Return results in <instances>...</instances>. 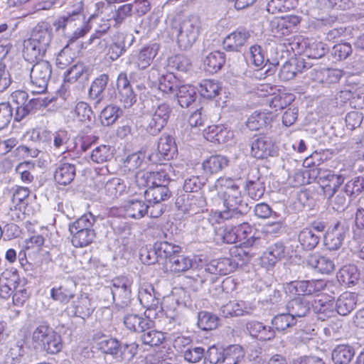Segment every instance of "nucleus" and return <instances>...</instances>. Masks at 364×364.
Listing matches in <instances>:
<instances>
[{"mask_svg":"<svg viewBox=\"0 0 364 364\" xmlns=\"http://www.w3.org/2000/svg\"><path fill=\"white\" fill-rule=\"evenodd\" d=\"M210 196H218L223 201L225 210L220 213L222 219L229 220L241 215L238 210L242 203V191L238 181L230 177H220L209 186Z\"/></svg>","mask_w":364,"mask_h":364,"instance_id":"1","label":"nucleus"},{"mask_svg":"<svg viewBox=\"0 0 364 364\" xmlns=\"http://www.w3.org/2000/svg\"><path fill=\"white\" fill-rule=\"evenodd\" d=\"M53 37L50 23L42 21L32 29L30 37L23 42V56L27 61L34 62L44 57Z\"/></svg>","mask_w":364,"mask_h":364,"instance_id":"2","label":"nucleus"},{"mask_svg":"<svg viewBox=\"0 0 364 364\" xmlns=\"http://www.w3.org/2000/svg\"><path fill=\"white\" fill-rule=\"evenodd\" d=\"M200 31V23L197 17L183 19L173 28L172 35L181 50H188L196 43Z\"/></svg>","mask_w":364,"mask_h":364,"instance_id":"3","label":"nucleus"},{"mask_svg":"<svg viewBox=\"0 0 364 364\" xmlns=\"http://www.w3.org/2000/svg\"><path fill=\"white\" fill-rule=\"evenodd\" d=\"M172 109L167 103H159L153 105L144 114L145 127L150 134L156 135L167 124L171 117Z\"/></svg>","mask_w":364,"mask_h":364,"instance_id":"4","label":"nucleus"},{"mask_svg":"<svg viewBox=\"0 0 364 364\" xmlns=\"http://www.w3.org/2000/svg\"><path fill=\"white\" fill-rule=\"evenodd\" d=\"M51 65L46 60H40L34 64L31 70V82L33 93H43L51 76Z\"/></svg>","mask_w":364,"mask_h":364,"instance_id":"5","label":"nucleus"},{"mask_svg":"<svg viewBox=\"0 0 364 364\" xmlns=\"http://www.w3.org/2000/svg\"><path fill=\"white\" fill-rule=\"evenodd\" d=\"M110 292L116 306L124 308L131 303L132 279L127 277H116L112 281Z\"/></svg>","mask_w":364,"mask_h":364,"instance_id":"6","label":"nucleus"},{"mask_svg":"<svg viewBox=\"0 0 364 364\" xmlns=\"http://www.w3.org/2000/svg\"><path fill=\"white\" fill-rule=\"evenodd\" d=\"M160 294L155 292L151 284L141 286L139 290L138 298L140 304L146 309L144 315L156 318L157 310L159 309Z\"/></svg>","mask_w":364,"mask_h":364,"instance_id":"7","label":"nucleus"},{"mask_svg":"<svg viewBox=\"0 0 364 364\" xmlns=\"http://www.w3.org/2000/svg\"><path fill=\"white\" fill-rule=\"evenodd\" d=\"M277 154V146L267 136H259L252 141L251 155L255 159H267L276 156Z\"/></svg>","mask_w":364,"mask_h":364,"instance_id":"8","label":"nucleus"},{"mask_svg":"<svg viewBox=\"0 0 364 364\" xmlns=\"http://www.w3.org/2000/svg\"><path fill=\"white\" fill-rule=\"evenodd\" d=\"M82 1L80 0L77 4L75 10L68 13L66 15L57 18L53 22V26L55 31H59L61 30L63 35L68 38V35L70 33V29L77 26V22L82 21L81 11L82 10Z\"/></svg>","mask_w":364,"mask_h":364,"instance_id":"9","label":"nucleus"},{"mask_svg":"<svg viewBox=\"0 0 364 364\" xmlns=\"http://www.w3.org/2000/svg\"><path fill=\"white\" fill-rule=\"evenodd\" d=\"M117 86L119 102L124 108L131 107L136 102V95L130 85L126 73H121L119 75Z\"/></svg>","mask_w":364,"mask_h":364,"instance_id":"10","label":"nucleus"},{"mask_svg":"<svg viewBox=\"0 0 364 364\" xmlns=\"http://www.w3.org/2000/svg\"><path fill=\"white\" fill-rule=\"evenodd\" d=\"M94 309L90 297L86 294H81L72 301L68 307V312L71 316L85 319L92 314Z\"/></svg>","mask_w":364,"mask_h":364,"instance_id":"11","label":"nucleus"},{"mask_svg":"<svg viewBox=\"0 0 364 364\" xmlns=\"http://www.w3.org/2000/svg\"><path fill=\"white\" fill-rule=\"evenodd\" d=\"M95 186L99 192L109 198H117L126 189L124 183L119 178H113L105 183V181L101 179V176H99L95 179Z\"/></svg>","mask_w":364,"mask_h":364,"instance_id":"12","label":"nucleus"},{"mask_svg":"<svg viewBox=\"0 0 364 364\" xmlns=\"http://www.w3.org/2000/svg\"><path fill=\"white\" fill-rule=\"evenodd\" d=\"M300 23L296 15L276 16L270 21L271 28L276 35H288Z\"/></svg>","mask_w":364,"mask_h":364,"instance_id":"13","label":"nucleus"},{"mask_svg":"<svg viewBox=\"0 0 364 364\" xmlns=\"http://www.w3.org/2000/svg\"><path fill=\"white\" fill-rule=\"evenodd\" d=\"M348 229L340 223L328 230L324 236V245L329 250H336L343 245Z\"/></svg>","mask_w":364,"mask_h":364,"instance_id":"14","label":"nucleus"},{"mask_svg":"<svg viewBox=\"0 0 364 364\" xmlns=\"http://www.w3.org/2000/svg\"><path fill=\"white\" fill-rule=\"evenodd\" d=\"M185 294L182 289H176L171 295L164 298L162 303L160 302L159 309L157 310V314L161 311H164L167 317L175 318L178 313L180 307L183 304V301H180L176 296L178 294Z\"/></svg>","mask_w":364,"mask_h":364,"instance_id":"15","label":"nucleus"},{"mask_svg":"<svg viewBox=\"0 0 364 364\" xmlns=\"http://www.w3.org/2000/svg\"><path fill=\"white\" fill-rule=\"evenodd\" d=\"M318 177L325 197L332 196L336 188H338L344 181L343 176L334 174L329 170L321 171Z\"/></svg>","mask_w":364,"mask_h":364,"instance_id":"16","label":"nucleus"},{"mask_svg":"<svg viewBox=\"0 0 364 364\" xmlns=\"http://www.w3.org/2000/svg\"><path fill=\"white\" fill-rule=\"evenodd\" d=\"M153 318V317H149L148 315L143 317L136 314H129L124 316V323L129 330L142 333L151 328L154 325Z\"/></svg>","mask_w":364,"mask_h":364,"instance_id":"17","label":"nucleus"},{"mask_svg":"<svg viewBox=\"0 0 364 364\" xmlns=\"http://www.w3.org/2000/svg\"><path fill=\"white\" fill-rule=\"evenodd\" d=\"M149 205L139 199L129 200L122 206L124 216L135 220H139L149 214Z\"/></svg>","mask_w":364,"mask_h":364,"instance_id":"18","label":"nucleus"},{"mask_svg":"<svg viewBox=\"0 0 364 364\" xmlns=\"http://www.w3.org/2000/svg\"><path fill=\"white\" fill-rule=\"evenodd\" d=\"M136 182L139 186L147 187L166 186L168 179L164 171L139 172L136 176Z\"/></svg>","mask_w":364,"mask_h":364,"instance_id":"19","label":"nucleus"},{"mask_svg":"<svg viewBox=\"0 0 364 364\" xmlns=\"http://www.w3.org/2000/svg\"><path fill=\"white\" fill-rule=\"evenodd\" d=\"M249 38L248 31L237 29L225 37L223 41L224 48L228 51H240Z\"/></svg>","mask_w":364,"mask_h":364,"instance_id":"20","label":"nucleus"},{"mask_svg":"<svg viewBox=\"0 0 364 364\" xmlns=\"http://www.w3.org/2000/svg\"><path fill=\"white\" fill-rule=\"evenodd\" d=\"M237 266V263L231 258L225 257L213 259L206 264V269L210 274L226 275L232 272Z\"/></svg>","mask_w":364,"mask_h":364,"instance_id":"21","label":"nucleus"},{"mask_svg":"<svg viewBox=\"0 0 364 364\" xmlns=\"http://www.w3.org/2000/svg\"><path fill=\"white\" fill-rule=\"evenodd\" d=\"M306 75L312 81L323 83L328 80V77H333L330 82L338 81L342 77L343 73L340 70L324 69L321 67H315L307 70Z\"/></svg>","mask_w":364,"mask_h":364,"instance_id":"22","label":"nucleus"},{"mask_svg":"<svg viewBox=\"0 0 364 364\" xmlns=\"http://www.w3.org/2000/svg\"><path fill=\"white\" fill-rule=\"evenodd\" d=\"M246 328L252 337L261 341H269L275 336V332L272 327L265 326L259 321H249L246 324Z\"/></svg>","mask_w":364,"mask_h":364,"instance_id":"23","label":"nucleus"},{"mask_svg":"<svg viewBox=\"0 0 364 364\" xmlns=\"http://www.w3.org/2000/svg\"><path fill=\"white\" fill-rule=\"evenodd\" d=\"M10 102L16 105V119L20 120L30 112L28 102V94L23 90H16L11 93Z\"/></svg>","mask_w":364,"mask_h":364,"instance_id":"24","label":"nucleus"},{"mask_svg":"<svg viewBox=\"0 0 364 364\" xmlns=\"http://www.w3.org/2000/svg\"><path fill=\"white\" fill-rule=\"evenodd\" d=\"M228 159L222 155H213L202 163V168L205 174H215L228 165Z\"/></svg>","mask_w":364,"mask_h":364,"instance_id":"25","label":"nucleus"},{"mask_svg":"<svg viewBox=\"0 0 364 364\" xmlns=\"http://www.w3.org/2000/svg\"><path fill=\"white\" fill-rule=\"evenodd\" d=\"M312 308L315 313L318 314V318L325 320L334 314V302L326 296L315 299L312 303Z\"/></svg>","mask_w":364,"mask_h":364,"instance_id":"26","label":"nucleus"},{"mask_svg":"<svg viewBox=\"0 0 364 364\" xmlns=\"http://www.w3.org/2000/svg\"><path fill=\"white\" fill-rule=\"evenodd\" d=\"M306 68L303 60L291 59L287 61L282 67L279 72V77L284 81H288L294 78L302 70Z\"/></svg>","mask_w":364,"mask_h":364,"instance_id":"27","label":"nucleus"},{"mask_svg":"<svg viewBox=\"0 0 364 364\" xmlns=\"http://www.w3.org/2000/svg\"><path fill=\"white\" fill-rule=\"evenodd\" d=\"M308 264L322 274H329L335 269V264L332 259L318 254L311 255L308 258Z\"/></svg>","mask_w":364,"mask_h":364,"instance_id":"28","label":"nucleus"},{"mask_svg":"<svg viewBox=\"0 0 364 364\" xmlns=\"http://www.w3.org/2000/svg\"><path fill=\"white\" fill-rule=\"evenodd\" d=\"M251 309L243 301H231L220 308V314L224 317L239 316L249 314Z\"/></svg>","mask_w":364,"mask_h":364,"instance_id":"29","label":"nucleus"},{"mask_svg":"<svg viewBox=\"0 0 364 364\" xmlns=\"http://www.w3.org/2000/svg\"><path fill=\"white\" fill-rule=\"evenodd\" d=\"M75 167L69 163H62L58 165L54 173L55 181L63 186L70 184L75 176Z\"/></svg>","mask_w":364,"mask_h":364,"instance_id":"30","label":"nucleus"},{"mask_svg":"<svg viewBox=\"0 0 364 364\" xmlns=\"http://www.w3.org/2000/svg\"><path fill=\"white\" fill-rule=\"evenodd\" d=\"M287 309L294 318H301L309 313L310 304L304 297L298 296L287 303Z\"/></svg>","mask_w":364,"mask_h":364,"instance_id":"31","label":"nucleus"},{"mask_svg":"<svg viewBox=\"0 0 364 364\" xmlns=\"http://www.w3.org/2000/svg\"><path fill=\"white\" fill-rule=\"evenodd\" d=\"M159 48V45L156 43L142 48L137 55L136 62L138 68L140 69L148 68L157 55Z\"/></svg>","mask_w":364,"mask_h":364,"instance_id":"32","label":"nucleus"},{"mask_svg":"<svg viewBox=\"0 0 364 364\" xmlns=\"http://www.w3.org/2000/svg\"><path fill=\"white\" fill-rule=\"evenodd\" d=\"M225 62V53L218 50L209 53L205 56L203 65L205 70L210 73L219 71Z\"/></svg>","mask_w":364,"mask_h":364,"instance_id":"33","label":"nucleus"},{"mask_svg":"<svg viewBox=\"0 0 364 364\" xmlns=\"http://www.w3.org/2000/svg\"><path fill=\"white\" fill-rule=\"evenodd\" d=\"M171 193L166 186L147 187L144 198L149 203L159 204L169 198Z\"/></svg>","mask_w":364,"mask_h":364,"instance_id":"34","label":"nucleus"},{"mask_svg":"<svg viewBox=\"0 0 364 364\" xmlns=\"http://www.w3.org/2000/svg\"><path fill=\"white\" fill-rule=\"evenodd\" d=\"M156 255L159 261H171V257H175L181 252V248L178 245L170 243L168 242H159L154 244Z\"/></svg>","mask_w":364,"mask_h":364,"instance_id":"35","label":"nucleus"},{"mask_svg":"<svg viewBox=\"0 0 364 364\" xmlns=\"http://www.w3.org/2000/svg\"><path fill=\"white\" fill-rule=\"evenodd\" d=\"M95 223V218L89 213L84 214L74 222L69 224L68 230L71 234H76L82 231H88L94 230L93 225Z\"/></svg>","mask_w":364,"mask_h":364,"instance_id":"36","label":"nucleus"},{"mask_svg":"<svg viewBox=\"0 0 364 364\" xmlns=\"http://www.w3.org/2000/svg\"><path fill=\"white\" fill-rule=\"evenodd\" d=\"M273 118L272 113L255 112L248 118L247 126L250 130H259L270 124Z\"/></svg>","mask_w":364,"mask_h":364,"instance_id":"37","label":"nucleus"},{"mask_svg":"<svg viewBox=\"0 0 364 364\" xmlns=\"http://www.w3.org/2000/svg\"><path fill=\"white\" fill-rule=\"evenodd\" d=\"M175 97L182 107H188L193 103L196 97V87L191 85H183L178 87Z\"/></svg>","mask_w":364,"mask_h":364,"instance_id":"38","label":"nucleus"},{"mask_svg":"<svg viewBox=\"0 0 364 364\" xmlns=\"http://www.w3.org/2000/svg\"><path fill=\"white\" fill-rule=\"evenodd\" d=\"M355 297L353 293L345 292L342 294L336 301L337 313L342 316L348 314L355 306Z\"/></svg>","mask_w":364,"mask_h":364,"instance_id":"39","label":"nucleus"},{"mask_svg":"<svg viewBox=\"0 0 364 364\" xmlns=\"http://www.w3.org/2000/svg\"><path fill=\"white\" fill-rule=\"evenodd\" d=\"M337 277L346 285L354 284L360 278V272L354 264L346 265L339 270Z\"/></svg>","mask_w":364,"mask_h":364,"instance_id":"40","label":"nucleus"},{"mask_svg":"<svg viewBox=\"0 0 364 364\" xmlns=\"http://www.w3.org/2000/svg\"><path fill=\"white\" fill-rule=\"evenodd\" d=\"M320 236L314 232V229L304 228L298 235V240L302 248L306 250L314 249L319 242Z\"/></svg>","mask_w":364,"mask_h":364,"instance_id":"41","label":"nucleus"},{"mask_svg":"<svg viewBox=\"0 0 364 364\" xmlns=\"http://www.w3.org/2000/svg\"><path fill=\"white\" fill-rule=\"evenodd\" d=\"M27 348L18 343L11 346L6 356L11 364H27Z\"/></svg>","mask_w":364,"mask_h":364,"instance_id":"42","label":"nucleus"},{"mask_svg":"<svg viewBox=\"0 0 364 364\" xmlns=\"http://www.w3.org/2000/svg\"><path fill=\"white\" fill-rule=\"evenodd\" d=\"M158 151L164 159H173L176 153V146L173 138L169 136H161L158 144Z\"/></svg>","mask_w":364,"mask_h":364,"instance_id":"43","label":"nucleus"},{"mask_svg":"<svg viewBox=\"0 0 364 364\" xmlns=\"http://www.w3.org/2000/svg\"><path fill=\"white\" fill-rule=\"evenodd\" d=\"M354 355L353 349L346 345L338 346L332 352V360L336 364H348Z\"/></svg>","mask_w":364,"mask_h":364,"instance_id":"44","label":"nucleus"},{"mask_svg":"<svg viewBox=\"0 0 364 364\" xmlns=\"http://www.w3.org/2000/svg\"><path fill=\"white\" fill-rule=\"evenodd\" d=\"M245 352L239 345H232L223 350L225 364H238L244 358Z\"/></svg>","mask_w":364,"mask_h":364,"instance_id":"45","label":"nucleus"},{"mask_svg":"<svg viewBox=\"0 0 364 364\" xmlns=\"http://www.w3.org/2000/svg\"><path fill=\"white\" fill-rule=\"evenodd\" d=\"M221 90L220 83L213 80H203L200 83L199 92L205 98L212 99L218 95Z\"/></svg>","mask_w":364,"mask_h":364,"instance_id":"46","label":"nucleus"},{"mask_svg":"<svg viewBox=\"0 0 364 364\" xmlns=\"http://www.w3.org/2000/svg\"><path fill=\"white\" fill-rule=\"evenodd\" d=\"M178 87L176 77L171 74L162 76L159 80V90L168 97H175Z\"/></svg>","mask_w":364,"mask_h":364,"instance_id":"47","label":"nucleus"},{"mask_svg":"<svg viewBox=\"0 0 364 364\" xmlns=\"http://www.w3.org/2000/svg\"><path fill=\"white\" fill-rule=\"evenodd\" d=\"M169 264L171 271L174 272H185L193 267V261L190 257L179 254L171 257Z\"/></svg>","mask_w":364,"mask_h":364,"instance_id":"48","label":"nucleus"},{"mask_svg":"<svg viewBox=\"0 0 364 364\" xmlns=\"http://www.w3.org/2000/svg\"><path fill=\"white\" fill-rule=\"evenodd\" d=\"M253 228L247 223H242L236 225V232L238 235L239 242L245 241L250 245H256L259 241V238L252 235Z\"/></svg>","mask_w":364,"mask_h":364,"instance_id":"49","label":"nucleus"},{"mask_svg":"<svg viewBox=\"0 0 364 364\" xmlns=\"http://www.w3.org/2000/svg\"><path fill=\"white\" fill-rule=\"evenodd\" d=\"M210 277V274L206 269V265L198 270L193 269L191 274L187 277L190 279V285L195 289L200 288L203 283L208 281Z\"/></svg>","mask_w":364,"mask_h":364,"instance_id":"50","label":"nucleus"},{"mask_svg":"<svg viewBox=\"0 0 364 364\" xmlns=\"http://www.w3.org/2000/svg\"><path fill=\"white\" fill-rule=\"evenodd\" d=\"M109 80V77L106 74H102L97 77L92 83L89 90V96L90 98L101 99V95L105 89Z\"/></svg>","mask_w":364,"mask_h":364,"instance_id":"51","label":"nucleus"},{"mask_svg":"<svg viewBox=\"0 0 364 364\" xmlns=\"http://www.w3.org/2000/svg\"><path fill=\"white\" fill-rule=\"evenodd\" d=\"M71 242L75 247H85L92 242L95 237L94 230L71 234Z\"/></svg>","mask_w":364,"mask_h":364,"instance_id":"52","label":"nucleus"},{"mask_svg":"<svg viewBox=\"0 0 364 364\" xmlns=\"http://www.w3.org/2000/svg\"><path fill=\"white\" fill-rule=\"evenodd\" d=\"M122 110L117 106L108 105L100 113V119L102 124L109 126L114 123L122 114Z\"/></svg>","mask_w":364,"mask_h":364,"instance_id":"53","label":"nucleus"},{"mask_svg":"<svg viewBox=\"0 0 364 364\" xmlns=\"http://www.w3.org/2000/svg\"><path fill=\"white\" fill-rule=\"evenodd\" d=\"M74 119L83 122L87 123L91 122L92 117V110L91 107L84 102H78L73 111Z\"/></svg>","mask_w":364,"mask_h":364,"instance_id":"54","label":"nucleus"},{"mask_svg":"<svg viewBox=\"0 0 364 364\" xmlns=\"http://www.w3.org/2000/svg\"><path fill=\"white\" fill-rule=\"evenodd\" d=\"M0 282L12 287L14 289H16L24 284V282L22 281L15 269H6L4 271L0 276Z\"/></svg>","mask_w":364,"mask_h":364,"instance_id":"55","label":"nucleus"},{"mask_svg":"<svg viewBox=\"0 0 364 364\" xmlns=\"http://www.w3.org/2000/svg\"><path fill=\"white\" fill-rule=\"evenodd\" d=\"M41 348L48 353L54 354L58 353L63 348L60 336L53 330L50 331V336L47 338Z\"/></svg>","mask_w":364,"mask_h":364,"instance_id":"56","label":"nucleus"},{"mask_svg":"<svg viewBox=\"0 0 364 364\" xmlns=\"http://www.w3.org/2000/svg\"><path fill=\"white\" fill-rule=\"evenodd\" d=\"M328 50V48L324 43L314 41L308 44L304 53L310 58L318 59L324 56Z\"/></svg>","mask_w":364,"mask_h":364,"instance_id":"57","label":"nucleus"},{"mask_svg":"<svg viewBox=\"0 0 364 364\" xmlns=\"http://www.w3.org/2000/svg\"><path fill=\"white\" fill-rule=\"evenodd\" d=\"M247 58L250 63L258 68H262L266 60L262 48L257 45L250 48Z\"/></svg>","mask_w":364,"mask_h":364,"instance_id":"58","label":"nucleus"},{"mask_svg":"<svg viewBox=\"0 0 364 364\" xmlns=\"http://www.w3.org/2000/svg\"><path fill=\"white\" fill-rule=\"evenodd\" d=\"M272 323L278 331H284L294 326L296 323V319L288 311L287 314H281L274 316Z\"/></svg>","mask_w":364,"mask_h":364,"instance_id":"59","label":"nucleus"},{"mask_svg":"<svg viewBox=\"0 0 364 364\" xmlns=\"http://www.w3.org/2000/svg\"><path fill=\"white\" fill-rule=\"evenodd\" d=\"M141 340L146 345L151 346H158L161 345L165 340V336L161 331L152 330L151 328L143 332Z\"/></svg>","mask_w":364,"mask_h":364,"instance_id":"60","label":"nucleus"},{"mask_svg":"<svg viewBox=\"0 0 364 364\" xmlns=\"http://www.w3.org/2000/svg\"><path fill=\"white\" fill-rule=\"evenodd\" d=\"M168 66L181 72H188L191 68L189 58L183 55H176L169 58Z\"/></svg>","mask_w":364,"mask_h":364,"instance_id":"61","label":"nucleus"},{"mask_svg":"<svg viewBox=\"0 0 364 364\" xmlns=\"http://www.w3.org/2000/svg\"><path fill=\"white\" fill-rule=\"evenodd\" d=\"M51 297L61 303H68L71 298H74L73 291L68 285H62L55 289L53 288L50 291Z\"/></svg>","mask_w":364,"mask_h":364,"instance_id":"62","label":"nucleus"},{"mask_svg":"<svg viewBox=\"0 0 364 364\" xmlns=\"http://www.w3.org/2000/svg\"><path fill=\"white\" fill-rule=\"evenodd\" d=\"M347 196L346 188H344V191H338L336 188L332 196L326 198L330 200V204L334 210L341 211L343 210L347 206Z\"/></svg>","mask_w":364,"mask_h":364,"instance_id":"63","label":"nucleus"},{"mask_svg":"<svg viewBox=\"0 0 364 364\" xmlns=\"http://www.w3.org/2000/svg\"><path fill=\"white\" fill-rule=\"evenodd\" d=\"M112 155V154L109 146L100 145L92 150L90 158L92 161L101 164L109 160Z\"/></svg>","mask_w":364,"mask_h":364,"instance_id":"64","label":"nucleus"}]
</instances>
